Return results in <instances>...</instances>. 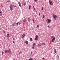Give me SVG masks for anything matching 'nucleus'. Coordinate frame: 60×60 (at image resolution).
<instances>
[{
	"instance_id": "1",
	"label": "nucleus",
	"mask_w": 60,
	"mask_h": 60,
	"mask_svg": "<svg viewBox=\"0 0 60 60\" xmlns=\"http://www.w3.org/2000/svg\"><path fill=\"white\" fill-rule=\"evenodd\" d=\"M46 22L48 24H49L51 22V20L49 19H47L46 20Z\"/></svg>"
},
{
	"instance_id": "2",
	"label": "nucleus",
	"mask_w": 60,
	"mask_h": 60,
	"mask_svg": "<svg viewBox=\"0 0 60 60\" xmlns=\"http://www.w3.org/2000/svg\"><path fill=\"white\" fill-rule=\"evenodd\" d=\"M53 18L54 20H56V17L57 16L56 15H53Z\"/></svg>"
},
{
	"instance_id": "3",
	"label": "nucleus",
	"mask_w": 60,
	"mask_h": 60,
	"mask_svg": "<svg viewBox=\"0 0 60 60\" xmlns=\"http://www.w3.org/2000/svg\"><path fill=\"white\" fill-rule=\"evenodd\" d=\"M38 35H36L35 39V41H37L38 40Z\"/></svg>"
},
{
	"instance_id": "4",
	"label": "nucleus",
	"mask_w": 60,
	"mask_h": 60,
	"mask_svg": "<svg viewBox=\"0 0 60 60\" xmlns=\"http://www.w3.org/2000/svg\"><path fill=\"white\" fill-rule=\"evenodd\" d=\"M10 8L11 11H12V10H13V8L12 7V5H11L10 6Z\"/></svg>"
},
{
	"instance_id": "5",
	"label": "nucleus",
	"mask_w": 60,
	"mask_h": 60,
	"mask_svg": "<svg viewBox=\"0 0 60 60\" xmlns=\"http://www.w3.org/2000/svg\"><path fill=\"white\" fill-rule=\"evenodd\" d=\"M49 3L50 5H53V3H52V1H50V0H49Z\"/></svg>"
},
{
	"instance_id": "6",
	"label": "nucleus",
	"mask_w": 60,
	"mask_h": 60,
	"mask_svg": "<svg viewBox=\"0 0 60 60\" xmlns=\"http://www.w3.org/2000/svg\"><path fill=\"white\" fill-rule=\"evenodd\" d=\"M8 53H9V54H11V49H9L8 50Z\"/></svg>"
},
{
	"instance_id": "7",
	"label": "nucleus",
	"mask_w": 60,
	"mask_h": 60,
	"mask_svg": "<svg viewBox=\"0 0 60 60\" xmlns=\"http://www.w3.org/2000/svg\"><path fill=\"white\" fill-rule=\"evenodd\" d=\"M2 11L1 10H0V16H2Z\"/></svg>"
},
{
	"instance_id": "8",
	"label": "nucleus",
	"mask_w": 60,
	"mask_h": 60,
	"mask_svg": "<svg viewBox=\"0 0 60 60\" xmlns=\"http://www.w3.org/2000/svg\"><path fill=\"white\" fill-rule=\"evenodd\" d=\"M28 20L29 22H30L31 21V18L30 17H29L28 19Z\"/></svg>"
},
{
	"instance_id": "9",
	"label": "nucleus",
	"mask_w": 60,
	"mask_h": 60,
	"mask_svg": "<svg viewBox=\"0 0 60 60\" xmlns=\"http://www.w3.org/2000/svg\"><path fill=\"white\" fill-rule=\"evenodd\" d=\"M25 36V34H23L22 36V38H23Z\"/></svg>"
},
{
	"instance_id": "10",
	"label": "nucleus",
	"mask_w": 60,
	"mask_h": 60,
	"mask_svg": "<svg viewBox=\"0 0 60 60\" xmlns=\"http://www.w3.org/2000/svg\"><path fill=\"white\" fill-rule=\"evenodd\" d=\"M55 38L52 39V42H54V41H55Z\"/></svg>"
},
{
	"instance_id": "11",
	"label": "nucleus",
	"mask_w": 60,
	"mask_h": 60,
	"mask_svg": "<svg viewBox=\"0 0 60 60\" xmlns=\"http://www.w3.org/2000/svg\"><path fill=\"white\" fill-rule=\"evenodd\" d=\"M16 23L15 22L14 23H13V24L12 25V26H15V24H16Z\"/></svg>"
},
{
	"instance_id": "12",
	"label": "nucleus",
	"mask_w": 60,
	"mask_h": 60,
	"mask_svg": "<svg viewBox=\"0 0 60 60\" xmlns=\"http://www.w3.org/2000/svg\"><path fill=\"white\" fill-rule=\"evenodd\" d=\"M35 46V43H34L33 44V46L34 47Z\"/></svg>"
},
{
	"instance_id": "13",
	"label": "nucleus",
	"mask_w": 60,
	"mask_h": 60,
	"mask_svg": "<svg viewBox=\"0 0 60 60\" xmlns=\"http://www.w3.org/2000/svg\"><path fill=\"white\" fill-rule=\"evenodd\" d=\"M8 52V51L7 50H5V53H7Z\"/></svg>"
},
{
	"instance_id": "14",
	"label": "nucleus",
	"mask_w": 60,
	"mask_h": 60,
	"mask_svg": "<svg viewBox=\"0 0 60 60\" xmlns=\"http://www.w3.org/2000/svg\"><path fill=\"white\" fill-rule=\"evenodd\" d=\"M29 9L30 10L31 9V5H30L29 7Z\"/></svg>"
},
{
	"instance_id": "15",
	"label": "nucleus",
	"mask_w": 60,
	"mask_h": 60,
	"mask_svg": "<svg viewBox=\"0 0 60 60\" xmlns=\"http://www.w3.org/2000/svg\"><path fill=\"white\" fill-rule=\"evenodd\" d=\"M9 37V34H8L7 35V37Z\"/></svg>"
},
{
	"instance_id": "16",
	"label": "nucleus",
	"mask_w": 60,
	"mask_h": 60,
	"mask_svg": "<svg viewBox=\"0 0 60 60\" xmlns=\"http://www.w3.org/2000/svg\"><path fill=\"white\" fill-rule=\"evenodd\" d=\"M18 4H19V5L21 7V4H20V2H19L18 3Z\"/></svg>"
},
{
	"instance_id": "17",
	"label": "nucleus",
	"mask_w": 60,
	"mask_h": 60,
	"mask_svg": "<svg viewBox=\"0 0 60 60\" xmlns=\"http://www.w3.org/2000/svg\"><path fill=\"white\" fill-rule=\"evenodd\" d=\"M43 17H42V19H43L44 18H45V15H43Z\"/></svg>"
},
{
	"instance_id": "18",
	"label": "nucleus",
	"mask_w": 60,
	"mask_h": 60,
	"mask_svg": "<svg viewBox=\"0 0 60 60\" xmlns=\"http://www.w3.org/2000/svg\"><path fill=\"white\" fill-rule=\"evenodd\" d=\"M54 37L53 36H52V37H51L52 39H53V38H54Z\"/></svg>"
},
{
	"instance_id": "19",
	"label": "nucleus",
	"mask_w": 60,
	"mask_h": 60,
	"mask_svg": "<svg viewBox=\"0 0 60 60\" xmlns=\"http://www.w3.org/2000/svg\"><path fill=\"white\" fill-rule=\"evenodd\" d=\"M25 43L26 44H28V42H27V41H26Z\"/></svg>"
},
{
	"instance_id": "20",
	"label": "nucleus",
	"mask_w": 60,
	"mask_h": 60,
	"mask_svg": "<svg viewBox=\"0 0 60 60\" xmlns=\"http://www.w3.org/2000/svg\"><path fill=\"white\" fill-rule=\"evenodd\" d=\"M45 43H42V45H45Z\"/></svg>"
},
{
	"instance_id": "21",
	"label": "nucleus",
	"mask_w": 60,
	"mask_h": 60,
	"mask_svg": "<svg viewBox=\"0 0 60 60\" xmlns=\"http://www.w3.org/2000/svg\"><path fill=\"white\" fill-rule=\"evenodd\" d=\"M54 50L55 51V52L56 53V49H54Z\"/></svg>"
},
{
	"instance_id": "22",
	"label": "nucleus",
	"mask_w": 60,
	"mask_h": 60,
	"mask_svg": "<svg viewBox=\"0 0 60 60\" xmlns=\"http://www.w3.org/2000/svg\"><path fill=\"white\" fill-rule=\"evenodd\" d=\"M2 55H4V52H2Z\"/></svg>"
},
{
	"instance_id": "23",
	"label": "nucleus",
	"mask_w": 60,
	"mask_h": 60,
	"mask_svg": "<svg viewBox=\"0 0 60 60\" xmlns=\"http://www.w3.org/2000/svg\"><path fill=\"white\" fill-rule=\"evenodd\" d=\"M34 2L35 3L36 2L37 0H34Z\"/></svg>"
},
{
	"instance_id": "24",
	"label": "nucleus",
	"mask_w": 60,
	"mask_h": 60,
	"mask_svg": "<svg viewBox=\"0 0 60 60\" xmlns=\"http://www.w3.org/2000/svg\"><path fill=\"white\" fill-rule=\"evenodd\" d=\"M30 40L31 41H32V38H30Z\"/></svg>"
},
{
	"instance_id": "25",
	"label": "nucleus",
	"mask_w": 60,
	"mask_h": 60,
	"mask_svg": "<svg viewBox=\"0 0 60 60\" xmlns=\"http://www.w3.org/2000/svg\"><path fill=\"white\" fill-rule=\"evenodd\" d=\"M38 47H40V46H41V45H38Z\"/></svg>"
},
{
	"instance_id": "26",
	"label": "nucleus",
	"mask_w": 60,
	"mask_h": 60,
	"mask_svg": "<svg viewBox=\"0 0 60 60\" xmlns=\"http://www.w3.org/2000/svg\"><path fill=\"white\" fill-rule=\"evenodd\" d=\"M43 10V8L42 7L41 9V10Z\"/></svg>"
},
{
	"instance_id": "27",
	"label": "nucleus",
	"mask_w": 60,
	"mask_h": 60,
	"mask_svg": "<svg viewBox=\"0 0 60 60\" xmlns=\"http://www.w3.org/2000/svg\"><path fill=\"white\" fill-rule=\"evenodd\" d=\"M33 23H34V19H33Z\"/></svg>"
},
{
	"instance_id": "28",
	"label": "nucleus",
	"mask_w": 60,
	"mask_h": 60,
	"mask_svg": "<svg viewBox=\"0 0 60 60\" xmlns=\"http://www.w3.org/2000/svg\"><path fill=\"white\" fill-rule=\"evenodd\" d=\"M19 23V22H17V23H16L17 25H18Z\"/></svg>"
},
{
	"instance_id": "29",
	"label": "nucleus",
	"mask_w": 60,
	"mask_h": 60,
	"mask_svg": "<svg viewBox=\"0 0 60 60\" xmlns=\"http://www.w3.org/2000/svg\"><path fill=\"white\" fill-rule=\"evenodd\" d=\"M26 4L24 3V4H23V5H24V6H25V5H26Z\"/></svg>"
},
{
	"instance_id": "30",
	"label": "nucleus",
	"mask_w": 60,
	"mask_h": 60,
	"mask_svg": "<svg viewBox=\"0 0 60 60\" xmlns=\"http://www.w3.org/2000/svg\"><path fill=\"white\" fill-rule=\"evenodd\" d=\"M26 21V20L24 19L23 20V22H25Z\"/></svg>"
},
{
	"instance_id": "31",
	"label": "nucleus",
	"mask_w": 60,
	"mask_h": 60,
	"mask_svg": "<svg viewBox=\"0 0 60 60\" xmlns=\"http://www.w3.org/2000/svg\"><path fill=\"white\" fill-rule=\"evenodd\" d=\"M10 2V0H8L7 1V2Z\"/></svg>"
},
{
	"instance_id": "32",
	"label": "nucleus",
	"mask_w": 60,
	"mask_h": 60,
	"mask_svg": "<svg viewBox=\"0 0 60 60\" xmlns=\"http://www.w3.org/2000/svg\"><path fill=\"white\" fill-rule=\"evenodd\" d=\"M32 48L33 49H34V46Z\"/></svg>"
},
{
	"instance_id": "33",
	"label": "nucleus",
	"mask_w": 60,
	"mask_h": 60,
	"mask_svg": "<svg viewBox=\"0 0 60 60\" xmlns=\"http://www.w3.org/2000/svg\"><path fill=\"white\" fill-rule=\"evenodd\" d=\"M13 43H15L14 42V41H13Z\"/></svg>"
},
{
	"instance_id": "34",
	"label": "nucleus",
	"mask_w": 60,
	"mask_h": 60,
	"mask_svg": "<svg viewBox=\"0 0 60 60\" xmlns=\"http://www.w3.org/2000/svg\"><path fill=\"white\" fill-rule=\"evenodd\" d=\"M47 27H49V28H50V27L49 26H48Z\"/></svg>"
},
{
	"instance_id": "35",
	"label": "nucleus",
	"mask_w": 60,
	"mask_h": 60,
	"mask_svg": "<svg viewBox=\"0 0 60 60\" xmlns=\"http://www.w3.org/2000/svg\"><path fill=\"white\" fill-rule=\"evenodd\" d=\"M39 25H38L37 26V27H39Z\"/></svg>"
},
{
	"instance_id": "36",
	"label": "nucleus",
	"mask_w": 60,
	"mask_h": 60,
	"mask_svg": "<svg viewBox=\"0 0 60 60\" xmlns=\"http://www.w3.org/2000/svg\"><path fill=\"white\" fill-rule=\"evenodd\" d=\"M39 16H40V15H41V14H40V13H39Z\"/></svg>"
},
{
	"instance_id": "37",
	"label": "nucleus",
	"mask_w": 60,
	"mask_h": 60,
	"mask_svg": "<svg viewBox=\"0 0 60 60\" xmlns=\"http://www.w3.org/2000/svg\"><path fill=\"white\" fill-rule=\"evenodd\" d=\"M23 25H25V23H23Z\"/></svg>"
},
{
	"instance_id": "38",
	"label": "nucleus",
	"mask_w": 60,
	"mask_h": 60,
	"mask_svg": "<svg viewBox=\"0 0 60 60\" xmlns=\"http://www.w3.org/2000/svg\"><path fill=\"white\" fill-rule=\"evenodd\" d=\"M57 56L58 57V58L59 57V56L57 55Z\"/></svg>"
},
{
	"instance_id": "39",
	"label": "nucleus",
	"mask_w": 60,
	"mask_h": 60,
	"mask_svg": "<svg viewBox=\"0 0 60 60\" xmlns=\"http://www.w3.org/2000/svg\"><path fill=\"white\" fill-rule=\"evenodd\" d=\"M5 37H4V39H5Z\"/></svg>"
},
{
	"instance_id": "40",
	"label": "nucleus",
	"mask_w": 60,
	"mask_h": 60,
	"mask_svg": "<svg viewBox=\"0 0 60 60\" xmlns=\"http://www.w3.org/2000/svg\"><path fill=\"white\" fill-rule=\"evenodd\" d=\"M13 40H15V38H13Z\"/></svg>"
},
{
	"instance_id": "41",
	"label": "nucleus",
	"mask_w": 60,
	"mask_h": 60,
	"mask_svg": "<svg viewBox=\"0 0 60 60\" xmlns=\"http://www.w3.org/2000/svg\"><path fill=\"white\" fill-rule=\"evenodd\" d=\"M1 7H3V6L2 5H1Z\"/></svg>"
},
{
	"instance_id": "42",
	"label": "nucleus",
	"mask_w": 60,
	"mask_h": 60,
	"mask_svg": "<svg viewBox=\"0 0 60 60\" xmlns=\"http://www.w3.org/2000/svg\"><path fill=\"white\" fill-rule=\"evenodd\" d=\"M5 31H4V33H5Z\"/></svg>"
},
{
	"instance_id": "43",
	"label": "nucleus",
	"mask_w": 60,
	"mask_h": 60,
	"mask_svg": "<svg viewBox=\"0 0 60 60\" xmlns=\"http://www.w3.org/2000/svg\"><path fill=\"white\" fill-rule=\"evenodd\" d=\"M21 53V51H20V52H19V54H20Z\"/></svg>"
},
{
	"instance_id": "44",
	"label": "nucleus",
	"mask_w": 60,
	"mask_h": 60,
	"mask_svg": "<svg viewBox=\"0 0 60 60\" xmlns=\"http://www.w3.org/2000/svg\"><path fill=\"white\" fill-rule=\"evenodd\" d=\"M31 52V53L32 54V52Z\"/></svg>"
},
{
	"instance_id": "45",
	"label": "nucleus",
	"mask_w": 60,
	"mask_h": 60,
	"mask_svg": "<svg viewBox=\"0 0 60 60\" xmlns=\"http://www.w3.org/2000/svg\"><path fill=\"white\" fill-rule=\"evenodd\" d=\"M13 6H14V7H15V6H14V5H13Z\"/></svg>"
},
{
	"instance_id": "46",
	"label": "nucleus",
	"mask_w": 60,
	"mask_h": 60,
	"mask_svg": "<svg viewBox=\"0 0 60 60\" xmlns=\"http://www.w3.org/2000/svg\"><path fill=\"white\" fill-rule=\"evenodd\" d=\"M42 59H43L44 60V58H42Z\"/></svg>"
},
{
	"instance_id": "47",
	"label": "nucleus",
	"mask_w": 60,
	"mask_h": 60,
	"mask_svg": "<svg viewBox=\"0 0 60 60\" xmlns=\"http://www.w3.org/2000/svg\"><path fill=\"white\" fill-rule=\"evenodd\" d=\"M33 8H34V6H33Z\"/></svg>"
},
{
	"instance_id": "48",
	"label": "nucleus",
	"mask_w": 60,
	"mask_h": 60,
	"mask_svg": "<svg viewBox=\"0 0 60 60\" xmlns=\"http://www.w3.org/2000/svg\"><path fill=\"white\" fill-rule=\"evenodd\" d=\"M15 7H16V6H15Z\"/></svg>"
},
{
	"instance_id": "49",
	"label": "nucleus",
	"mask_w": 60,
	"mask_h": 60,
	"mask_svg": "<svg viewBox=\"0 0 60 60\" xmlns=\"http://www.w3.org/2000/svg\"><path fill=\"white\" fill-rule=\"evenodd\" d=\"M34 10L35 9V8H34Z\"/></svg>"
}]
</instances>
